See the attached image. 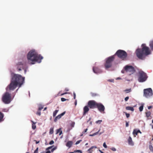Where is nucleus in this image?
<instances>
[{"instance_id": "nucleus-1", "label": "nucleus", "mask_w": 153, "mask_h": 153, "mask_svg": "<svg viewBox=\"0 0 153 153\" xmlns=\"http://www.w3.org/2000/svg\"><path fill=\"white\" fill-rule=\"evenodd\" d=\"M25 77L19 74H14L12 76L10 84L7 87L6 90L7 91L13 90L19 85V87H21L23 84Z\"/></svg>"}, {"instance_id": "nucleus-40", "label": "nucleus", "mask_w": 153, "mask_h": 153, "mask_svg": "<svg viewBox=\"0 0 153 153\" xmlns=\"http://www.w3.org/2000/svg\"><path fill=\"white\" fill-rule=\"evenodd\" d=\"M110 149L113 151H115L116 150V149L114 147H112Z\"/></svg>"}, {"instance_id": "nucleus-52", "label": "nucleus", "mask_w": 153, "mask_h": 153, "mask_svg": "<svg viewBox=\"0 0 153 153\" xmlns=\"http://www.w3.org/2000/svg\"><path fill=\"white\" fill-rule=\"evenodd\" d=\"M34 141L36 142V144L39 143V141H37L36 140H34Z\"/></svg>"}, {"instance_id": "nucleus-55", "label": "nucleus", "mask_w": 153, "mask_h": 153, "mask_svg": "<svg viewBox=\"0 0 153 153\" xmlns=\"http://www.w3.org/2000/svg\"><path fill=\"white\" fill-rule=\"evenodd\" d=\"M45 153H51V152L50 151L48 150Z\"/></svg>"}, {"instance_id": "nucleus-33", "label": "nucleus", "mask_w": 153, "mask_h": 153, "mask_svg": "<svg viewBox=\"0 0 153 153\" xmlns=\"http://www.w3.org/2000/svg\"><path fill=\"white\" fill-rule=\"evenodd\" d=\"M98 132H96V133H94L93 134H90L89 136H94L97 134H98Z\"/></svg>"}, {"instance_id": "nucleus-58", "label": "nucleus", "mask_w": 153, "mask_h": 153, "mask_svg": "<svg viewBox=\"0 0 153 153\" xmlns=\"http://www.w3.org/2000/svg\"><path fill=\"white\" fill-rule=\"evenodd\" d=\"M65 90L66 91H69V90L67 88H66L65 89Z\"/></svg>"}, {"instance_id": "nucleus-49", "label": "nucleus", "mask_w": 153, "mask_h": 153, "mask_svg": "<svg viewBox=\"0 0 153 153\" xmlns=\"http://www.w3.org/2000/svg\"><path fill=\"white\" fill-rule=\"evenodd\" d=\"M128 122H126V127H128Z\"/></svg>"}, {"instance_id": "nucleus-62", "label": "nucleus", "mask_w": 153, "mask_h": 153, "mask_svg": "<svg viewBox=\"0 0 153 153\" xmlns=\"http://www.w3.org/2000/svg\"><path fill=\"white\" fill-rule=\"evenodd\" d=\"M122 72L123 73H124V71H123L122 70Z\"/></svg>"}, {"instance_id": "nucleus-10", "label": "nucleus", "mask_w": 153, "mask_h": 153, "mask_svg": "<svg viewBox=\"0 0 153 153\" xmlns=\"http://www.w3.org/2000/svg\"><path fill=\"white\" fill-rule=\"evenodd\" d=\"M97 102L94 100H91L88 101V105L91 109L96 108Z\"/></svg>"}, {"instance_id": "nucleus-18", "label": "nucleus", "mask_w": 153, "mask_h": 153, "mask_svg": "<svg viewBox=\"0 0 153 153\" xmlns=\"http://www.w3.org/2000/svg\"><path fill=\"white\" fill-rule=\"evenodd\" d=\"M138 133H140V134L141 133V132L140 130H137L136 129H134L133 131V134L134 135H137Z\"/></svg>"}, {"instance_id": "nucleus-30", "label": "nucleus", "mask_w": 153, "mask_h": 153, "mask_svg": "<svg viewBox=\"0 0 153 153\" xmlns=\"http://www.w3.org/2000/svg\"><path fill=\"white\" fill-rule=\"evenodd\" d=\"M143 105L140 107L139 108V109L140 111H143Z\"/></svg>"}, {"instance_id": "nucleus-6", "label": "nucleus", "mask_w": 153, "mask_h": 153, "mask_svg": "<svg viewBox=\"0 0 153 153\" xmlns=\"http://www.w3.org/2000/svg\"><path fill=\"white\" fill-rule=\"evenodd\" d=\"M114 59L113 56L109 57L106 59V62L105 64V66L106 69L111 68L112 65V62Z\"/></svg>"}, {"instance_id": "nucleus-9", "label": "nucleus", "mask_w": 153, "mask_h": 153, "mask_svg": "<svg viewBox=\"0 0 153 153\" xmlns=\"http://www.w3.org/2000/svg\"><path fill=\"white\" fill-rule=\"evenodd\" d=\"M124 69L125 71L126 72L128 73L129 75L133 74L135 71L134 67L131 65H127L125 67Z\"/></svg>"}, {"instance_id": "nucleus-53", "label": "nucleus", "mask_w": 153, "mask_h": 153, "mask_svg": "<svg viewBox=\"0 0 153 153\" xmlns=\"http://www.w3.org/2000/svg\"><path fill=\"white\" fill-rule=\"evenodd\" d=\"M108 81H110V82H114V80L113 79H109L108 80Z\"/></svg>"}, {"instance_id": "nucleus-17", "label": "nucleus", "mask_w": 153, "mask_h": 153, "mask_svg": "<svg viewBox=\"0 0 153 153\" xmlns=\"http://www.w3.org/2000/svg\"><path fill=\"white\" fill-rule=\"evenodd\" d=\"M128 143L129 145L131 146H133L134 145V143L132 142V140L131 138L129 137L128 139Z\"/></svg>"}, {"instance_id": "nucleus-45", "label": "nucleus", "mask_w": 153, "mask_h": 153, "mask_svg": "<svg viewBox=\"0 0 153 153\" xmlns=\"http://www.w3.org/2000/svg\"><path fill=\"white\" fill-rule=\"evenodd\" d=\"M128 99H129V97H126L125 98V100L126 101H128Z\"/></svg>"}, {"instance_id": "nucleus-47", "label": "nucleus", "mask_w": 153, "mask_h": 153, "mask_svg": "<svg viewBox=\"0 0 153 153\" xmlns=\"http://www.w3.org/2000/svg\"><path fill=\"white\" fill-rule=\"evenodd\" d=\"M74 98V99H76V95L75 92L73 93Z\"/></svg>"}, {"instance_id": "nucleus-50", "label": "nucleus", "mask_w": 153, "mask_h": 153, "mask_svg": "<svg viewBox=\"0 0 153 153\" xmlns=\"http://www.w3.org/2000/svg\"><path fill=\"white\" fill-rule=\"evenodd\" d=\"M74 123H73L71 124V126L72 127H74Z\"/></svg>"}, {"instance_id": "nucleus-54", "label": "nucleus", "mask_w": 153, "mask_h": 153, "mask_svg": "<svg viewBox=\"0 0 153 153\" xmlns=\"http://www.w3.org/2000/svg\"><path fill=\"white\" fill-rule=\"evenodd\" d=\"M152 108V106H150L148 107V108L149 109H150Z\"/></svg>"}, {"instance_id": "nucleus-20", "label": "nucleus", "mask_w": 153, "mask_h": 153, "mask_svg": "<svg viewBox=\"0 0 153 153\" xmlns=\"http://www.w3.org/2000/svg\"><path fill=\"white\" fill-rule=\"evenodd\" d=\"M4 117V114L0 112V123L3 120V118Z\"/></svg>"}, {"instance_id": "nucleus-35", "label": "nucleus", "mask_w": 153, "mask_h": 153, "mask_svg": "<svg viewBox=\"0 0 153 153\" xmlns=\"http://www.w3.org/2000/svg\"><path fill=\"white\" fill-rule=\"evenodd\" d=\"M82 141V140H78L75 143L76 145H77L78 144H79Z\"/></svg>"}, {"instance_id": "nucleus-63", "label": "nucleus", "mask_w": 153, "mask_h": 153, "mask_svg": "<svg viewBox=\"0 0 153 153\" xmlns=\"http://www.w3.org/2000/svg\"><path fill=\"white\" fill-rule=\"evenodd\" d=\"M46 108H47L46 107L45 108H44V110H45L46 109Z\"/></svg>"}, {"instance_id": "nucleus-16", "label": "nucleus", "mask_w": 153, "mask_h": 153, "mask_svg": "<svg viewBox=\"0 0 153 153\" xmlns=\"http://www.w3.org/2000/svg\"><path fill=\"white\" fill-rule=\"evenodd\" d=\"M73 144V142L71 141H68L66 144V146L69 148H71Z\"/></svg>"}, {"instance_id": "nucleus-7", "label": "nucleus", "mask_w": 153, "mask_h": 153, "mask_svg": "<svg viewBox=\"0 0 153 153\" xmlns=\"http://www.w3.org/2000/svg\"><path fill=\"white\" fill-rule=\"evenodd\" d=\"M11 95L8 92H5L3 95L2 100V101L5 104H8L11 101Z\"/></svg>"}, {"instance_id": "nucleus-64", "label": "nucleus", "mask_w": 153, "mask_h": 153, "mask_svg": "<svg viewBox=\"0 0 153 153\" xmlns=\"http://www.w3.org/2000/svg\"><path fill=\"white\" fill-rule=\"evenodd\" d=\"M83 133H82V134L80 135V136H82L83 135Z\"/></svg>"}, {"instance_id": "nucleus-24", "label": "nucleus", "mask_w": 153, "mask_h": 153, "mask_svg": "<svg viewBox=\"0 0 153 153\" xmlns=\"http://www.w3.org/2000/svg\"><path fill=\"white\" fill-rule=\"evenodd\" d=\"M31 122L32 123V128L34 130L36 128V126L35 125L36 123H34L33 121H31Z\"/></svg>"}, {"instance_id": "nucleus-27", "label": "nucleus", "mask_w": 153, "mask_h": 153, "mask_svg": "<svg viewBox=\"0 0 153 153\" xmlns=\"http://www.w3.org/2000/svg\"><path fill=\"white\" fill-rule=\"evenodd\" d=\"M58 111L59 110H56L53 112V117H54L56 116L57 113H58Z\"/></svg>"}, {"instance_id": "nucleus-14", "label": "nucleus", "mask_w": 153, "mask_h": 153, "mask_svg": "<svg viewBox=\"0 0 153 153\" xmlns=\"http://www.w3.org/2000/svg\"><path fill=\"white\" fill-rule=\"evenodd\" d=\"M88 106H85L83 108V115H85L89 111V109Z\"/></svg>"}, {"instance_id": "nucleus-44", "label": "nucleus", "mask_w": 153, "mask_h": 153, "mask_svg": "<svg viewBox=\"0 0 153 153\" xmlns=\"http://www.w3.org/2000/svg\"><path fill=\"white\" fill-rule=\"evenodd\" d=\"M54 143V142L53 140H51L50 142H49V144L50 145H52Z\"/></svg>"}, {"instance_id": "nucleus-26", "label": "nucleus", "mask_w": 153, "mask_h": 153, "mask_svg": "<svg viewBox=\"0 0 153 153\" xmlns=\"http://www.w3.org/2000/svg\"><path fill=\"white\" fill-rule=\"evenodd\" d=\"M151 114V112L149 111L146 112V116L147 117H148L150 116Z\"/></svg>"}, {"instance_id": "nucleus-3", "label": "nucleus", "mask_w": 153, "mask_h": 153, "mask_svg": "<svg viewBox=\"0 0 153 153\" xmlns=\"http://www.w3.org/2000/svg\"><path fill=\"white\" fill-rule=\"evenodd\" d=\"M27 59L29 62H31V64H34V62L40 63L43 57L40 55L35 50L30 51L27 55Z\"/></svg>"}, {"instance_id": "nucleus-8", "label": "nucleus", "mask_w": 153, "mask_h": 153, "mask_svg": "<svg viewBox=\"0 0 153 153\" xmlns=\"http://www.w3.org/2000/svg\"><path fill=\"white\" fill-rule=\"evenodd\" d=\"M153 94L151 88L145 89L144 90L143 96L147 98H148Z\"/></svg>"}, {"instance_id": "nucleus-4", "label": "nucleus", "mask_w": 153, "mask_h": 153, "mask_svg": "<svg viewBox=\"0 0 153 153\" xmlns=\"http://www.w3.org/2000/svg\"><path fill=\"white\" fill-rule=\"evenodd\" d=\"M138 77V80L140 82H143L145 81L148 78V76L146 73L142 71H140L139 72Z\"/></svg>"}, {"instance_id": "nucleus-2", "label": "nucleus", "mask_w": 153, "mask_h": 153, "mask_svg": "<svg viewBox=\"0 0 153 153\" xmlns=\"http://www.w3.org/2000/svg\"><path fill=\"white\" fill-rule=\"evenodd\" d=\"M141 48H138L135 53L137 57L140 59H144L146 56L151 53V51L148 47L146 46L145 44L141 45Z\"/></svg>"}, {"instance_id": "nucleus-61", "label": "nucleus", "mask_w": 153, "mask_h": 153, "mask_svg": "<svg viewBox=\"0 0 153 153\" xmlns=\"http://www.w3.org/2000/svg\"><path fill=\"white\" fill-rule=\"evenodd\" d=\"M91 118H89V120H88V121H90V120H91Z\"/></svg>"}, {"instance_id": "nucleus-34", "label": "nucleus", "mask_w": 153, "mask_h": 153, "mask_svg": "<svg viewBox=\"0 0 153 153\" xmlns=\"http://www.w3.org/2000/svg\"><path fill=\"white\" fill-rule=\"evenodd\" d=\"M38 147H37L36 149L35 150L33 153H38Z\"/></svg>"}, {"instance_id": "nucleus-15", "label": "nucleus", "mask_w": 153, "mask_h": 153, "mask_svg": "<svg viewBox=\"0 0 153 153\" xmlns=\"http://www.w3.org/2000/svg\"><path fill=\"white\" fill-rule=\"evenodd\" d=\"M65 112L64 111L61 114H59L54 119V121L55 122H56L58 119H59L62 116L65 114Z\"/></svg>"}, {"instance_id": "nucleus-12", "label": "nucleus", "mask_w": 153, "mask_h": 153, "mask_svg": "<svg viewBox=\"0 0 153 153\" xmlns=\"http://www.w3.org/2000/svg\"><path fill=\"white\" fill-rule=\"evenodd\" d=\"M25 65V63L22 62H19L16 65L17 69L18 71H20L21 70V68L23 69V67Z\"/></svg>"}, {"instance_id": "nucleus-29", "label": "nucleus", "mask_w": 153, "mask_h": 153, "mask_svg": "<svg viewBox=\"0 0 153 153\" xmlns=\"http://www.w3.org/2000/svg\"><path fill=\"white\" fill-rule=\"evenodd\" d=\"M131 91V88L129 89H126L124 91H125L126 92V93L130 92Z\"/></svg>"}, {"instance_id": "nucleus-22", "label": "nucleus", "mask_w": 153, "mask_h": 153, "mask_svg": "<svg viewBox=\"0 0 153 153\" xmlns=\"http://www.w3.org/2000/svg\"><path fill=\"white\" fill-rule=\"evenodd\" d=\"M97 147L95 146H92L91 148H90L88 150V151L89 152V153H92V152L93 151L92 150L93 148H96Z\"/></svg>"}, {"instance_id": "nucleus-38", "label": "nucleus", "mask_w": 153, "mask_h": 153, "mask_svg": "<svg viewBox=\"0 0 153 153\" xmlns=\"http://www.w3.org/2000/svg\"><path fill=\"white\" fill-rule=\"evenodd\" d=\"M36 114L39 116H40L41 115V112L40 111H39L37 112Z\"/></svg>"}, {"instance_id": "nucleus-31", "label": "nucleus", "mask_w": 153, "mask_h": 153, "mask_svg": "<svg viewBox=\"0 0 153 153\" xmlns=\"http://www.w3.org/2000/svg\"><path fill=\"white\" fill-rule=\"evenodd\" d=\"M91 95L92 97H94L97 95V94L95 93H91Z\"/></svg>"}, {"instance_id": "nucleus-43", "label": "nucleus", "mask_w": 153, "mask_h": 153, "mask_svg": "<svg viewBox=\"0 0 153 153\" xmlns=\"http://www.w3.org/2000/svg\"><path fill=\"white\" fill-rule=\"evenodd\" d=\"M53 146H50V147H48L46 149V150H48L49 149H51L52 148Z\"/></svg>"}, {"instance_id": "nucleus-23", "label": "nucleus", "mask_w": 153, "mask_h": 153, "mask_svg": "<svg viewBox=\"0 0 153 153\" xmlns=\"http://www.w3.org/2000/svg\"><path fill=\"white\" fill-rule=\"evenodd\" d=\"M59 133V135H60L62 133V131L61 130V128H59V129H58L56 131V134H58Z\"/></svg>"}, {"instance_id": "nucleus-41", "label": "nucleus", "mask_w": 153, "mask_h": 153, "mask_svg": "<svg viewBox=\"0 0 153 153\" xmlns=\"http://www.w3.org/2000/svg\"><path fill=\"white\" fill-rule=\"evenodd\" d=\"M125 114H126V116L127 118H128L129 117L130 115L129 114L127 113H125Z\"/></svg>"}, {"instance_id": "nucleus-5", "label": "nucleus", "mask_w": 153, "mask_h": 153, "mask_svg": "<svg viewBox=\"0 0 153 153\" xmlns=\"http://www.w3.org/2000/svg\"><path fill=\"white\" fill-rule=\"evenodd\" d=\"M115 54L123 60L126 59L127 56V53L125 51L121 50H118Z\"/></svg>"}, {"instance_id": "nucleus-13", "label": "nucleus", "mask_w": 153, "mask_h": 153, "mask_svg": "<svg viewBox=\"0 0 153 153\" xmlns=\"http://www.w3.org/2000/svg\"><path fill=\"white\" fill-rule=\"evenodd\" d=\"M93 70L94 73L97 74L102 72V70L97 67H93Z\"/></svg>"}, {"instance_id": "nucleus-57", "label": "nucleus", "mask_w": 153, "mask_h": 153, "mask_svg": "<svg viewBox=\"0 0 153 153\" xmlns=\"http://www.w3.org/2000/svg\"><path fill=\"white\" fill-rule=\"evenodd\" d=\"M77 105V100H76L75 102V105Z\"/></svg>"}, {"instance_id": "nucleus-37", "label": "nucleus", "mask_w": 153, "mask_h": 153, "mask_svg": "<svg viewBox=\"0 0 153 153\" xmlns=\"http://www.w3.org/2000/svg\"><path fill=\"white\" fill-rule=\"evenodd\" d=\"M43 108V107L42 106H40L39 108V109H38L39 111H40Z\"/></svg>"}, {"instance_id": "nucleus-59", "label": "nucleus", "mask_w": 153, "mask_h": 153, "mask_svg": "<svg viewBox=\"0 0 153 153\" xmlns=\"http://www.w3.org/2000/svg\"><path fill=\"white\" fill-rule=\"evenodd\" d=\"M61 94V93H60V92H59L58 93V95H61V94Z\"/></svg>"}, {"instance_id": "nucleus-25", "label": "nucleus", "mask_w": 153, "mask_h": 153, "mask_svg": "<svg viewBox=\"0 0 153 153\" xmlns=\"http://www.w3.org/2000/svg\"><path fill=\"white\" fill-rule=\"evenodd\" d=\"M149 143L150 145L149 146V148L150 151L152 152L153 153V147L151 145L152 143H151V142H150Z\"/></svg>"}, {"instance_id": "nucleus-32", "label": "nucleus", "mask_w": 153, "mask_h": 153, "mask_svg": "<svg viewBox=\"0 0 153 153\" xmlns=\"http://www.w3.org/2000/svg\"><path fill=\"white\" fill-rule=\"evenodd\" d=\"M102 121L101 120H98L96 122V123L100 124Z\"/></svg>"}, {"instance_id": "nucleus-36", "label": "nucleus", "mask_w": 153, "mask_h": 153, "mask_svg": "<svg viewBox=\"0 0 153 153\" xmlns=\"http://www.w3.org/2000/svg\"><path fill=\"white\" fill-rule=\"evenodd\" d=\"M66 100H68L65 99L64 98H61V100L62 102L65 101H66Z\"/></svg>"}, {"instance_id": "nucleus-42", "label": "nucleus", "mask_w": 153, "mask_h": 153, "mask_svg": "<svg viewBox=\"0 0 153 153\" xmlns=\"http://www.w3.org/2000/svg\"><path fill=\"white\" fill-rule=\"evenodd\" d=\"M103 146L105 148H107V146L106 145L105 143L104 142L103 144Z\"/></svg>"}, {"instance_id": "nucleus-11", "label": "nucleus", "mask_w": 153, "mask_h": 153, "mask_svg": "<svg viewBox=\"0 0 153 153\" xmlns=\"http://www.w3.org/2000/svg\"><path fill=\"white\" fill-rule=\"evenodd\" d=\"M98 110L100 112L104 113L105 110V107L104 105L101 103H97V107Z\"/></svg>"}, {"instance_id": "nucleus-28", "label": "nucleus", "mask_w": 153, "mask_h": 153, "mask_svg": "<svg viewBox=\"0 0 153 153\" xmlns=\"http://www.w3.org/2000/svg\"><path fill=\"white\" fill-rule=\"evenodd\" d=\"M53 132V128H51L50 129L49 134H52Z\"/></svg>"}, {"instance_id": "nucleus-19", "label": "nucleus", "mask_w": 153, "mask_h": 153, "mask_svg": "<svg viewBox=\"0 0 153 153\" xmlns=\"http://www.w3.org/2000/svg\"><path fill=\"white\" fill-rule=\"evenodd\" d=\"M126 109L128 110H130L132 111H134V109L133 107L131 106H127L126 108Z\"/></svg>"}, {"instance_id": "nucleus-60", "label": "nucleus", "mask_w": 153, "mask_h": 153, "mask_svg": "<svg viewBox=\"0 0 153 153\" xmlns=\"http://www.w3.org/2000/svg\"><path fill=\"white\" fill-rule=\"evenodd\" d=\"M26 69H25V74L26 73Z\"/></svg>"}, {"instance_id": "nucleus-48", "label": "nucleus", "mask_w": 153, "mask_h": 153, "mask_svg": "<svg viewBox=\"0 0 153 153\" xmlns=\"http://www.w3.org/2000/svg\"><path fill=\"white\" fill-rule=\"evenodd\" d=\"M68 93H68V92H65L64 93H63V94H61L60 95H61V96H62V95H64L65 94H68Z\"/></svg>"}, {"instance_id": "nucleus-39", "label": "nucleus", "mask_w": 153, "mask_h": 153, "mask_svg": "<svg viewBox=\"0 0 153 153\" xmlns=\"http://www.w3.org/2000/svg\"><path fill=\"white\" fill-rule=\"evenodd\" d=\"M56 149H57V147H54L51 150V152H53V151H54Z\"/></svg>"}, {"instance_id": "nucleus-56", "label": "nucleus", "mask_w": 153, "mask_h": 153, "mask_svg": "<svg viewBox=\"0 0 153 153\" xmlns=\"http://www.w3.org/2000/svg\"><path fill=\"white\" fill-rule=\"evenodd\" d=\"M7 110L5 109H3L2 110V111H7V110Z\"/></svg>"}, {"instance_id": "nucleus-51", "label": "nucleus", "mask_w": 153, "mask_h": 153, "mask_svg": "<svg viewBox=\"0 0 153 153\" xmlns=\"http://www.w3.org/2000/svg\"><path fill=\"white\" fill-rule=\"evenodd\" d=\"M76 152L80 153H82V151L80 150H77Z\"/></svg>"}, {"instance_id": "nucleus-21", "label": "nucleus", "mask_w": 153, "mask_h": 153, "mask_svg": "<svg viewBox=\"0 0 153 153\" xmlns=\"http://www.w3.org/2000/svg\"><path fill=\"white\" fill-rule=\"evenodd\" d=\"M149 46L152 51H153V40L150 41Z\"/></svg>"}, {"instance_id": "nucleus-46", "label": "nucleus", "mask_w": 153, "mask_h": 153, "mask_svg": "<svg viewBox=\"0 0 153 153\" xmlns=\"http://www.w3.org/2000/svg\"><path fill=\"white\" fill-rule=\"evenodd\" d=\"M88 128H86V129H85L84 131H83L82 132V133H83V134H84L88 130Z\"/></svg>"}]
</instances>
